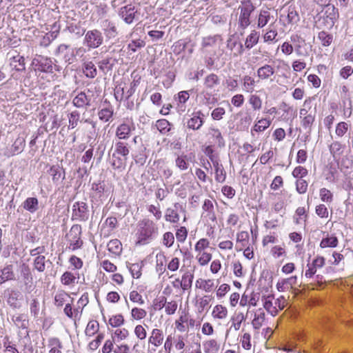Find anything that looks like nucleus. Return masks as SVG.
Listing matches in <instances>:
<instances>
[{
  "label": "nucleus",
  "mask_w": 353,
  "mask_h": 353,
  "mask_svg": "<svg viewBox=\"0 0 353 353\" xmlns=\"http://www.w3.org/2000/svg\"><path fill=\"white\" fill-rule=\"evenodd\" d=\"M237 10L240 11L238 19L239 28L244 30L250 24V17L254 10V6L250 0H241Z\"/></svg>",
  "instance_id": "f257e3e1"
},
{
  "label": "nucleus",
  "mask_w": 353,
  "mask_h": 353,
  "mask_svg": "<svg viewBox=\"0 0 353 353\" xmlns=\"http://www.w3.org/2000/svg\"><path fill=\"white\" fill-rule=\"evenodd\" d=\"M157 228L155 223L148 219H144L139 223V242H143L152 239L155 233Z\"/></svg>",
  "instance_id": "f03ea898"
},
{
  "label": "nucleus",
  "mask_w": 353,
  "mask_h": 353,
  "mask_svg": "<svg viewBox=\"0 0 353 353\" xmlns=\"http://www.w3.org/2000/svg\"><path fill=\"white\" fill-rule=\"evenodd\" d=\"M213 149L211 146L205 148V154L209 157L213 164L215 170V180L219 183H223L226 178V172L223 169L222 164L219 163V159L213 154Z\"/></svg>",
  "instance_id": "7ed1b4c3"
},
{
  "label": "nucleus",
  "mask_w": 353,
  "mask_h": 353,
  "mask_svg": "<svg viewBox=\"0 0 353 353\" xmlns=\"http://www.w3.org/2000/svg\"><path fill=\"white\" fill-rule=\"evenodd\" d=\"M103 37L100 30L94 29L85 33L83 44L89 49H95L102 45Z\"/></svg>",
  "instance_id": "20e7f679"
},
{
  "label": "nucleus",
  "mask_w": 353,
  "mask_h": 353,
  "mask_svg": "<svg viewBox=\"0 0 353 353\" xmlns=\"http://www.w3.org/2000/svg\"><path fill=\"white\" fill-rule=\"evenodd\" d=\"M81 226L76 224L73 225L69 232L66 234L68 241L72 250H75L81 248L83 241L81 239Z\"/></svg>",
  "instance_id": "39448f33"
},
{
  "label": "nucleus",
  "mask_w": 353,
  "mask_h": 353,
  "mask_svg": "<svg viewBox=\"0 0 353 353\" xmlns=\"http://www.w3.org/2000/svg\"><path fill=\"white\" fill-rule=\"evenodd\" d=\"M89 219V210L87 203L83 201L75 202L72 206V219L86 221Z\"/></svg>",
  "instance_id": "423d86ee"
},
{
  "label": "nucleus",
  "mask_w": 353,
  "mask_h": 353,
  "mask_svg": "<svg viewBox=\"0 0 353 353\" xmlns=\"http://www.w3.org/2000/svg\"><path fill=\"white\" fill-rule=\"evenodd\" d=\"M119 16L127 24H131L134 20H138L137 10L132 4L121 7L119 10Z\"/></svg>",
  "instance_id": "0eeeda50"
},
{
  "label": "nucleus",
  "mask_w": 353,
  "mask_h": 353,
  "mask_svg": "<svg viewBox=\"0 0 353 353\" xmlns=\"http://www.w3.org/2000/svg\"><path fill=\"white\" fill-rule=\"evenodd\" d=\"M101 27L108 40L116 38L119 34L115 23L108 19L103 20Z\"/></svg>",
  "instance_id": "6e6552de"
},
{
  "label": "nucleus",
  "mask_w": 353,
  "mask_h": 353,
  "mask_svg": "<svg viewBox=\"0 0 353 353\" xmlns=\"http://www.w3.org/2000/svg\"><path fill=\"white\" fill-rule=\"evenodd\" d=\"M194 279L193 272L186 270L182 275L181 279H176L175 283H178L179 285L174 284V288H181L183 291L190 290L192 288Z\"/></svg>",
  "instance_id": "1a4fd4ad"
},
{
  "label": "nucleus",
  "mask_w": 353,
  "mask_h": 353,
  "mask_svg": "<svg viewBox=\"0 0 353 353\" xmlns=\"http://www.w3.org/2000/svg\"><path fill=\"white\" fill-rule=\"evenodd\" d=\"M55 55L62 57L68 64H71L74 58L73 50L70 51V46L66 44L59 45L55 51Z\"/></svg>",
  "instance_id": "9d476101"
},
{
  "label": "nucleus",
  "mask_w": 353,
  "mask_h": 353,
  "mask_svg": "<svg viewBox=\"0 0 353 353\" xmlns=\"http://www.w3.org/2000/svg\"><path fill=\"white\" fill-rule=\"evenodd\" d=\"M204 114L197 111L192 114V117L187 121V127L193 130H199L204 123Z\"/></svg>",
  "instance_id": "9b49d317"
},
{
  "label": "nucleus",
  "mask_w": 353,
  "mask_h": 353,
  "mask_svg": "<svg viewBox=\"0 0 353 353\" xmlns=\"http://www.w3.org/2000/svg\"><path fill=\"white\" fill-rule=\"evenodd\" d=\"M91 99L84 92H79L72 99V104L79 109H87L90 106Z\"/></svg>",
  "instance_id": "f8f14e48"
},
{
  "label": "nucleus",
  "mask_w": 353,
  "mask_h": 353,
  "mask_svg": "<svg viewBox=\"0 0 353 353\" xmlns=\"http://www.w3.org/2000/svg\"><path fill=\"white\" fill-rule=\"evenodd\" d=\"M291 41L294 43H297L296 44L294 45V50L297 56H308L309 53L308 50L306 48V43L304 39H303L298 35H292L291 37Z\"/></svg>",
  "instance_id": "ddd939ff"
},
{
  "label": "nucleus",
  "mask_w": 353,
  "mask_h": 353,
  "mask_svg": "<svg viewBox=\"0 0 353 353\" xmlns=\"http://www.w3.org/2000/svg\"><path fill=\"white\" fill-rule=\"evenodd\" d=\"M226 47L231 52L234 51V56L238 57L244 52V48L241 43L238 42L234 39V35L230 36L227 40Z\"/></svg>",
  "instance_id": "4468645a"
},
{
  "label": "nucleus",
  "mask_w": 353,
  "mask_h": 353,
  "mask_svg": "<svg viewBox=\"0 0 353 353\" xmlns=\"http://www.w3.org/2000/svg\"><path fill=\"white\" fill-rule=\"evenodd\" d=\"M117 63V59L113 58L112 57H108L97 62V65L99 70L103 74H106L108 72L112 70L114 66L116 65Z\"/></svg>",
  "instance_id": "2eb2a0df"
},
{
  "label": "nucleus",
  "mask_w": 353,
  "mask_h": 353,
  "mask_svg": "<svg viewBox=\"0 0 353 353\" xmlns=\"http://www.w3.org/2000/svg\"><path fill=\"white\" fill-rule=\"evenodd\" d=\"M37 62L38 69L41 72L52 73L54 69L57 68V65H54L51 59L48 57H41L37 60Z\"/></svg>",
  "instance_id": "dca6fc26"
},
{
  "label": "nucleus",
  "mask_w": 353,
  "mask_h": 353,
  "mask_svg": "<svg viewBox=\"0 0 353 353\" xmlns=\"http://www.w3.org/2000/svg\"><path fill=\"white\" fill-rule=\"evenodd\" d=\"M82 70L87 78L94 79L97 75V70L91 61H84L82 64Z\"/></svg>",
  "instance_id": "f3484780"
},
{
  "label": "nucleus",
  "mask_w": 353,
  "mask_h": 353,
  "mask_svg": "<svg viewBox=\"0 0 353 353\" xmlns=\"http://www.w3.org/2000/svg\"><path fill=\"white\" fill-rule=\"evenodd\" d=\"M164 335L163 331L159 329H153L149 337L148 342L155 347H159L163 341Z\"/></svg>",
  "instance_id": "a211bd4d"
},
{
  "label": "nucleus",
  "mask_w": 353,
  "mask_h": 353,
  "mask_svg": "<svg viewBox=\"0 0 353 353\" xmlns=\"http://www.w3.org/2000/svg\"><path fill=\"white\" fill-rule=\"evenodd\" d=\"M22 206L30 213H34L39 210V201L36 197H28L23 201Z\"/></svg>",
  "instance_id": "6ab92c4d"
},
{
  "label": "nucleus",
  "mask_w": 353,
  "mask_h": 353,
  "mask_svg": "<svg viewBox=\"0 0 353 353\" xmlns=\"http://www.w3.org/2000/svg\"><path fill=\"white\" fill-rule=\"evenodd\" d=\"M274 68L268 64L260 67L257 70V76L262 80H266L274 74Z\"/></svg>",
  "instance_id": "aec40b11"
},
{
  "label": "nucleus",
  "mask_w": 353,
  "mask_h": 353,
  "mask_svg": "<svg viewBox=\"0 0 353 353\" xmlns=\"http://www.w3.org/2000/svg\"><path fill=\"white\" fill-rule=\"evenodd\" d=\"M202 209L205 212V216L210 220L214 221L216 219V216L214 210V205L211 200L205 199L202 206Z\"/></svg>",
  "instance_id": "412c9836"
},
{
  "label": "nucleus",
  "mask_w": 353,
  "mask_h": 353,
  "mask_svg": "<svg viewBox=\"0 0 353 353\" xmlns=\"http://www.w3.org/2000/svg\"><path fill=\"white\" fill-rule=\"evenodd\" d=\"M12 321L14 322L15 325L21 329L27 330L28 327V319L26 314H20L17 315H13L12 317Z\"/></svg>",
  "instance_id": "4be33fe9"
},
{
  "label": "nucleus",
  "mask_w": 353,
  "mask_h": 353,
  "mask_svg": "<svg viewBox=\"0 0 353 353\" xmlns=\"http://www.w3.org/2000/svg\"><path fill=\"white\" fill-rule=\"evenodd\" d=\"M19 271L22 280L26 285L32 283V276L28 265L22 263L19 267Z\"/></svg>",
  "instance_id": "5701e85b"
},
{
  "label": "nucleus",
  "mask_w": 353,
  "mask_h": 353,
  "mask_svg": "<svg viewBox=\"0 0 353 353\" xmlns=\"http://www.w3.org/2000/svg\"><path fill=\"white\" fill-rule=\"evenodd\" d=\"M219 83L220 79L219 77L214 73H211L205 77L203 84L207 90H212L215 86L218 85Z\"/></svg>",
  "instance_id": "b1692460"
},
{
  "label": "nucleus",
  "mask_w": 353,
  "mask_h": 353,
  "mask_svg": "<svg viewBox=\"0 0 353 353\" xmlns=\"http://www.w3.org/2000/svg\"><path fill=\"white\" fill-rule=\"evenodd\" d=\"M50 174L52 177V181L57 183L60 179H65V171L59 165H53L50 168Z\"/></svg>",
  "instance_id": "393cba45"
},
{
  "label": "nucleus",
  "mask_w": 353,
  "mask_h": 353,
  "mask_svg": "<svg viewBox=\"0 0 353 353\" xmlns=\"http://www.w3.org/2000/svg\"><path fill=\"white\" fill-rule=\"evenodd\" d=\"M10 65L17 71H23L26 69L24 57L17 54L10 58Z\"/></svg>",
  "instance_id": "a878e982"
},
{
  "label": "nucleus",
  "mask_w": 353,
  "mask_h": 353,
  "mask_svg": "<svg viewBox=\"0 0 353 353\" xmlns=\"http://www.w3.org/2000/svg\"><path fill=\"white\" fill-rule=\"evenodd\" d=\"M189 159L188 155L181 154L178 155L175 159V165L181 171H185L190 167Z\"/></svg>",
  "instance_id": "bb28decb"
},
{
  "label": "nucleus",
  "mask_w": 353,
  "mask_h": 353,
  "mask_svg": "<svg viewBox=\"0 0 353 353\" xmlns=\"http://www.w3.org/2000/svg\"><path fill=\"white\" fill-rule=\"evenodd\" d=\"M131 128L127 123L119 125L116 130V136L119 139H127L130 137Z\"/></svg>",
  "instance_id": "cd10ccee"
},
{
  "label": "nucleus",
  "mask_w": 353,
  "mask_h": 353,
  "mask_svg": "<svg viewBox=\"0 0 353 353\" xmlns=\"http://www.w3.org/2000/svg\"><path fill=\"white\" fill-rule=\"evenodd\" d=\"M205 353H218L220 345L215 339L208 340L203 343Z\"/></svg>",
  "instance_id": "c85d7f7f"
},
{
  "label": "nucleus",
  "mask_w": 353,
  "mask_h": 353,
  "mask_svg": "<svg viewBox=\"0 0 353 353\" xmlns=\"http://www.w3.org/2000/svg\"><path fill=\"white\" fill-rule=\"evenodd\" d=\"M339 240L335 236L327 235L326 237L323 238L320 242V247L321 248H336L338 245Z\"/></svg>",
  "instance_id": "c756f323"
},
{
  "label": "nucleus",
  "mask_w": 353,
  "mask_h": 353,
  "mask_svg": "<svg viewBox=\"0 0 353 353\" xmlns=\"http://www.w3.org/2000/svg\"><path fill=\"white\" fill-rule=\"evenodd\" d=\"M316 111H310L308 116L303 117L301 120V125L305 129H308V133H310L312 125L315 121Z\"/></svg>",
  "instance_id": "7c9ffc66"
},
{
  "label": "nucleus",
  "mask_w": 353,
  "mask_h": 353,
  "mask_svg": "<svg viewBox=\"0 0 353 353\" xmlns=\"http://www.w3.org/2000/svg\"><path fill=\"white\" fill-rule=\"evenodd\" d=\"M25 145L26 141L23 137L17 138L11 148V155L21 153L23 150Z\"/></svg>",
  "instance_id": "2f4dec72"
},
{
  "label": "nucleus",
  "mask_w": 353,
  "mask_h": 353,
  "mask_svg": "<svg viewBox=\"0 0 353 353\" xmlns=\"http://www.w3.org/2000/svg\"><path fill=\"white\" fill-rule=\"evenodd\" d=\"M270 12L268 10H261L258 16V28H261L265 26L270 21Z\"/></svg>",
  "instance_id": "473e14b6"
},
{
  "label": "nucleus",
  "mask_w": 353,
  "mask_h": 353,
  "mask_svg": "<svg viewBox=\"0 0 353 353\" xmlns=\"http://www.w3.org/2000/svg\"><path fill=\"white\" fill-rule=\"evenodd\" d=\"M259 39V33L256 30H252L251 33L247 37L245 42V46L247 49H251L255 46Z\"/></svg>",
  "instance_id": "72a5a7b5"
},
{
  "label": "nucleus",
  "mask_w": 353,
  "mask_h": 353,
  "mask_svg": "<svg viewBox=\"0 0 353 353\" xmlns=\"http://www.w3.org/2000/svg\"><path fill=\"white\" fill-rule=\"evenodd\" d=\"M108 250L116 254L119 255L122 251V244L118 239H112L107 245Z\"/></svg>",
  "instance_id": "f704fd0d"
},
{
  "label": "nucleus",
  "mask_w": 353,
  "mask_h": 353,
  "mask_svg": "<svg viewBox=\"0 0 353 353\" xmlns=\"http://www.w3.org/2000/svg\"><path fill=\"white\" fill-rule=\"evenodd\" d=\"M130 150L127 147V145L121 141H119L115 143V149L114 153L121 155L125 159H127L128 155L129 154Z\"/></svg>",
  "instance_id": "c9c22d12"
},
{
  "label": "nucleus",
  "mask_w": 353,
  "mask_h": 353,
  "mask_svg": "<svg viewBox=\"0 0 353 353\" xmlns=\"http://www.w3.org/2000/svg\"><path fill=\"white\" fill-rule=\"evenodd\" d=\"M126 159L124 157H119L118 154L113 153L111 165L114 169H121L125 166Z\"/></svg>",
  "instance_id": "e433bc0d"
},
{
  "label": "nucleus",
  "mask_w": 353,
  "mask_h": 353,
  "mask_svg": "<svg viewBox=\"0 0 353 353\" xmlns=\"http://www.w3.org/2000/svg\"><path fill=\"white\" fill-rule=\"evenodd\" d=\"M196 288H202L205 292H209L212 290L214 288V282L212 280H203L199 279L196 281Z\"/></svg>",
  "instance_id": "4c0bfd02"
},
{
  "label": "nucleus",
  "mask_w": 353,
  "mask_h": 353,
  "mask_svg": "<svg viewBox=\"0 0 353 353\" xmlns=\"http://www.w3.org/2000/svg\"><path fill=\"white\" fill-rule=\"evenodd\" d=\"M209 134L215 139L216 142L220 147L224 145V139L221 135V132L218 128H210L209 130Z\"/></svg>",
  "instance_id": "58836bf2"
},
{
  "label": "nucleus",
  "mask_w": 353,
  "mask_h": 353,
  "mask_svg": "<svg viewBox=\"0 0 353 353\" xmlns=\"http://www.w3.org/2000/svg\"><path fill=\"white\" fill-rule=\"evenodd\" d=\"M165 261V256L163 254H157V265L156 271L161 276L165 271V266L164 262Z\"/></svg>",
  "instance_id": "ea45409f"
},
{
  "label": "nucleus",
  "mask_w": 353,
  "mask_h": 353,
  "mask_svg": "<svg viewBox=\"0 0 353 353\" xmlns=\"http://www.w3.org/2000/svg\"><path fill=\"white\" fill-rule=\"evenodd\" d=\"M286 18L288 23L290 24H295L299 21V15L294 8H288Z\"/></svg>",
  "instance_id": "a19ab883"
},
{
  "label": "nucleus",
  "mask_w": 353,
  "mask_h": 353,
  "mask_svg": "<svg viewBox=\"0 0 353 353\" xmlns=\"http://www.w3.org/2000/svg\"><path fill=\"white\" fill-rule=\"evenodd\" d=\"M88 295L87 293L83 294L77 302V307L74 309V316H76L78 313H81L83 308L88 303Z\"/></svg>",
  "instance_id": "79ce46f5"
},
{
  "label": "nucleus",
  "mask_w": 353,
  "mask_h": 353,
  "mask_svg": "<svg viewBox=\"0 0 353 353\" xmlns=\"http://www.w3.org/2000/svg\"><path fill=\"white\" fill-rule=\"evenodd\" d=\"M271 124V121L267 119H262L257 121V123L254 125L252 131H255L257 132H263L265 129H267Z\"/></svg>",
  "instance_id": "37998d69"
},
{
  "label": "nucleus",
  "mask_w": 353,
  "mask_h": 353,
  "mask_svg": "<svg viewBox=\"0 0 353 353\" xmlns=\"http://www.w3.org/2000/svg\"><path fill=\"white\" fill-rule=\"evenodd\" d=\"M319 196L323 202L330 203L333 201V194L330 190L325 188H321L319 190Z\"/></svg>",
  "instance_id": "c03bdc74"
},
{
  "label": "nucleus",
  "mask_w": 353,
  "mask_h": 353,
  "mask_svg": "<svg viewBox=\"0 0 353 353\" xmlns=\"http://www.w3.org/2000/svg\"><path fill=\"white\" fill-rule=\"evenodd\" d=\"M68 30L70 33L75 34L78 37L83 36L85 33V29L83 28L79 23H71L68 26Z\"/></svg>",
  "instance_id": "a18cd8bd"
},
{
  "label": "nucleus",
  "mask_w": 353,
  "mask_h": 353,
  "mask_svg": "<svg viewBox=\"0 0 353 353\" xmlns=\"http://www.w3.org/2000/svg\"><path fill=\"white\" fill-rule=\"evenodd\" d=\"M243 89L247 92H252L254 90L255 81L250 76H244L243 79Z\"/></svg>",
  "instance_id": "49530a36"
},
{
  "label": "nucleus",
  "mask_w": 353,
  "mask_h": 353,
  "mask_svg": "<svg viewBox=\"0 0 353 353\" xmlns=\"http://www.w3.org/2000/svg\"><path fill=\"white\" fill-rule=\"evenodd\" d=\"M46 258L43 255L36 256L34 260L33 265L34 269L40 272H43L46 269Z\"/></svg>",
  "instance_id": "de8ad7c7"
},
{
  "label": "nucleus",
  "mask_w": 353,
  "mask_h": 353,
  "mask_svg": "<svg viewBox=\"0 0 353 353\" xmlns=\"http://www.w3.org/2000/svg\"><path fill=\"white\" fill-rule=\"evenodd\" d=\"M155 125L158 130L162 134H165L170 130V123L166 119H159L157 121Z\"/></svg>",
  "instance_id": "09e8293b"
},
{
  "label": "nucleus",
  "mask_w": 353,
  "mask_h": 353,
  "mask_svg": "<svg viewBox=\"0 0 353 353\" xmlns=\"http://www.w3.org/2000/svg\"><path fill=\"white\" fill-rule=\"evenodd\" d=\"M227 314H228L227 309L221 305H216L214 307V310L212 311L213 316L214 318H217L219 319H223L225 318L227 316Z\"/></svg>",
  "instance_id": "8fccbe9b"
},
{
  "label": "nucleus",
  "mask_w": 353,
  "mask_h": 353,
  "mask_svg": "<svg viewBox=\"0 0 353 353\" xmlns=\"http://www.w3.org/2000/svg\"><path fill=\"white\" fill-rule=\"evenodd\" d=\"M187 316H181L179 320L175 322L176 328L181 332H185L188 328V322Z\"/></svg>",
  "instance_id": "3c124183"
},
{
  "label": "nucleus",
  "mask_w": 353,
  "mask_h": 353,
  "mask_svg": "<svg viewBox=\"0 0 353 353\" xmlns=\"http://www.w3.org/2000/svg\"><path fill=\"white\" fill-rule=\"evenodd\" d=\"M99 324L97 321H90L88 322L85 328V334L89 336H93L99 330Z\"/></svg>",
  "instance_id": "603ef678"
},
{
  "label": "nucleus",
  "mask_w": 353,
  "mask_h": 353,
  "mask_svg": "<svg viewBox=\"0 0 353 353\" xmlns=\"http://www.w3.org/2000/svg\"><path fill=\"white\" fill-rule=\"evenodd\" d=\"M1 274L8 281L16 280L15 274L14 273L13 265L12 264L6 265L1 270Z\"/></svg>",
  "instance_id": "864d4df0"
},
{
  "label": "nucleus",
  "mask_w": 353,
  "mask_h": 353,
  "mask_svg": "<svg viewBox=\"0 0 353 353\" xmlns=\"http://www.w3.org/2000/svg\"><path fill=\"white\" fill-rule=\"evenodd\" d=\"M70 298V296L68 293L64 291L59 292L56 294L54 296V304L61 307L63 305V303L67 301L68 299Z\"/></svg>",
  "instance_id": "5fc2aeb1"
},
{
  "label": "nucleus",
  "mask_w": 353,
  "mask_h": 353,
  "mask_svg": "<svg viewBox=\"0 0 353 353\" xmlns=\"http://www.w3.org/2000/svg\"><path fill=\"white\" fill-rule=\"evenodd\" d=\"M272 299V296H268L263 303V307L268 312L274 316L277 314V309L276 308V306L273 305Z\"/></svg>",
  "instance_id": "6e6d98bb"
},
{
  "label": "nucleus",
  "mask_w": 353,
  "mask_h": 353,
  "mask_svg": "<svg viewBox=\"0 0 353 353\" xmlns=\"http://www.w3.org/2000/svg\"><path fill=\"white\" fill-rule=\"evenodd\" d=\"M113 114V110L111 108H105L101 109L99 113V117L100 120L103 122H108L111 119Z\"/></svg>",
  "instance_id": "4d7b16f0"
},
{
  "label": "nucleus",
  "mask_w": 353,
  "mask_h": 353,
  "mask_svg": "<svg viewBox=\"0 0 353 353\" xmlns=\"http://www.w3.org/2000/svg\"><path fill=\"white\" fill-rule=\"evenodd\" d=\"M69 128L74 129L78 125L80 119V113L77 110L72 111L68 115Z\"/></svg>",
  "instance_id": "13d9d810"
},
{
  "label": "nucleus",
  "mask_w": 353,
  "mask_h": 353,
  "mask_svg": "<svg viewBox=\"0 0 353 353\" xmlns=\"http://www.w3.org/2000/svg\"><path fill=\"white\" fill-rule=\"evenodd\" d=\"M76 276L70 272H64L61 277V282L65 285H69L75 283Z\"/></svg>",
  "instance_id": "bf43d9fd"
},
{
  "label": "nucleus",
  "mask_w": 353,
  "mask_h": 353,
  "mask_svg": "<svg viewBox=\"0 0 353 353\" xmlns=\"http://www.w3.org/2000/svg\"><path fill=\"white\" fill-rule=\"evenodd\" d=\"M318 38L323 46H329L332 42V35L327 33L325 31H321L319 33Z\"/></svg>",
  "instance_id": "052dcab7"
},
{
  "label": "nucleus",
  "mask_w": 353,
  "mask_h": 353,
  "mask_svg": "<svg viewBox=\"0 0 353 353\" xmlns=\"http://www.w3.org/2000/svg\"><path fill=\"white\" fill-rule=\"evenodd\" d=\"M165 220L171 223H177L179 221V215L174 210L168 208L165 215Z\"/></svg>",
  "instance_id": "680f3d73"
},
{
  "label": "nucleus",
  "mask_w": 353,
  "mask_h": 353,
  "mask_svg": "<svg viewBox=\"0 0 353 353\" xmlns=\"http://www.w3.org/2000/svg\"><path fill=\"white\" fill-rule=\"evenodd\" d=\"M249 103L252 105L254 110H259L261 108L262 100L259 96L252 94L249 98Z\"/></svg>",
  "instance_id": "e2e57ef3"
},
{
  "label": "nucleus",
  "mask_w": 353,
  "mask_h": 353,
  "mask_svg": "<svg viewBox=\"0 0 353 353\" xmlns=\"http://www.w3.org/2000/svg\"><path fill=\"white\" fill-rule=\"evenodd\" d=\"M265 319V313L261 312L259 314H255L254 318L252 320V324L255 330H259L263 325V322Z\"/></svg>",
  "instance_id": "0e129e2a"
},
{
  "label": "nucleus",
  "mask_w": 353,
  "mask_h": 353,
  "mask_svg": "<svg viewBox=\"0 0 353 353\" xmlns=\"http://www.w3.org/2000/svg\"><path fill=\"white\" fill-rule=\"evenodd\" d=\"M19 295V292L17 291H12V293L9 294L7 302L10 307L13 308H18L19 307L17 303Z\"/></svg>",
  "instance_id": "69168bd1"
},
{
  "label": "nucleus",
  "mask_w": 353,
  "mask_h": 353,
  "mask_svg": "<svg viewBox=\"0 0 353 353\" xmlns=\"http://www.w3.org/2000/svg\"><path fill=\"white\" fill-rule=\"evenodd\" d=\"M188 43L183 40H179L175 42L172 46L173 52L176 54H180L181 52L184 51Z\"/></svg>",
  "instance_id": "338daca9"
},
{
  "label": "nucleus",
  "mask_w": 353,
  "mask_h": 353,
  "mask_svg": "<svg viewBox=\"0 0 353 353\" xmlns=\"http://www.w3.org/2000/svg\"><path fill=\"white\" fill-rule=\"evenodd\" d=\"M124 323V318L121 314H117L112 316L109 319V324L114 327H117L123 325Z\"/></svg>",
  "instance_id": "774afa93"
}]
</instances>
